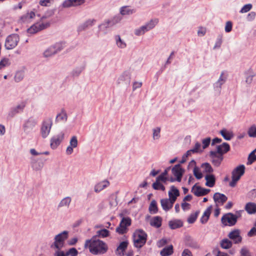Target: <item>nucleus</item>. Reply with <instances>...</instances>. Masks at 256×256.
Returning a JSON list of instances; mask_svg holds the SVG:
<instances>
[{"mask_svg":"<svg viewBox=\"0 0 256 256\" xmlns=\"http://www.w3.org/2000/svg\"><path fill=\"white\" fill-rule=\"evenodd\" d=\"M85 247H88L90 252L93 254H103L108 250L107 244L104 242L97 239L96 236H93L90 240L86 241Z\"/></svg>","mask_w":256,"mask_h":256,"instance_id":"f257e3e1","label":"nucleus"},{"mask_svg":"<svg viewBox=\"0 0 256 256\" xmlns=\"http://www.w3.org/2000/svg\"><path fill=\"white\" fill-rule=\"evenodd\" d=\"M68 237V232L66 230H64L56 235L54 237V241L50 244V248L52 249H62L64 246L65 240Z\"/></svg>","mask_w":256,"mask_h":256,"instance_id":"f03ea898","label":"nucleus"},{"mask_svg":"<svg viewBox=\"0 0 256 256\" xmlns=\"http://www.w3.org/2000/svg\"><path fill=\"white\" fill-rule=\"evenodd\" d=\"M134 246L137 248L143 246L147 240V234L142 230H136L133 234Z\"/></svg>","mask_w":256,"mask_h":256,"instance_id":"7ed1b4c3","label":"nucleus"},{"mask_svg":"<svg viewBox=\"0 0 256 256\" xmlns=\"http://www.w3.org/2000/svg\"><path fill=\"white\" fill-rule=\"evenodd\" d=\"M158 20L154 18L145 24L136 28L134 30V34L136 36L144 35L146 32L153 29L158 24Z\"/></svg>","mask_w":256,"mask_h":256,"instance_id":"20e7f679","label":"nucleus"},{"mask_svg":"<svg viewBox=\"0 0 256 256\" xmlns=\"http://www.w3.org/2000/svg\"><path fill=\"white\" fill-rule=\"evenodd\" d=\"M244 170L245 166L243 164L237 166L232 170V180L229 184L230 186L234 188L236 186L237 182L244 174Z\"/></svg>","mask_w":256,"mask_h":256,"instance_id":"39448f33","label":"nucleus"},{"mask_svg":"<svg viewBox=\"0 0 256 256\" xmlns=\"http://www.w3.org/2000/svg\"><path fill=\"white\" fill-rule=\"evenodd\" d=\"M52 126V120L50 118H47L42 121L40 129V133L43 138H46L51 130Z\"/></svg>","mask_w":256,"mask_h":256,"instance_id":"423d86ee","label":"nucleus"},{"mask_svg":"<svg viewBox=\"0 0 256 256\" xmlns=\"http://www.w3.org/2000/svg\"><path fill=\"white\" fill-rule=\"evenodd\" d=\"M131 80V72L130 70H126L122 72L118 77L116 84L118 86L130 84Z\"/></svg>","mask_w":256,"mask_h":256,"instance_id":"0eeeda50","label":"nucleus"},{"mask_svg":"<svg viewBox=\"0 0 256 256\" xmlns=\"http://www.w3.org/2000/svg\"><path fill=\"white\" fill-rule=\"evenodd\" d=\"M44 17H42L40 22H36L28 29V32L30 34H34L38 32L48 28L50 26L49 22H42Z\"/></svg>","mask_w":256,"mask_h":256,"instance_id":"6e6552de","label":"nucleus"},{"mask_svg":"<svg viewBox=\"0 0 256 256\" xmlns=\"http://www.w3.org/2000/svg\"><path fill=\"white\" fill-rule=\"evenodd\" d=\"M131 224V220L130 218H123L121 220L119 226L116 228V231L120 234H123L128 231V227Z\"/></svg>","mask_w":256,"mask_h":256,"instance_id":"1a4fd4ad","label":"nucleus"},{"mask_svg":"<svg viewBox=\"0 0 256 256\" xmlns=\"http://www.w3.org/2000/svg\"><path fill=\"white\" fill-rule=\"evenodd\" d=\"M65 134L61 131L57 134L54 136L50 140V146L53 149H56L64 138Z\"/></svg>","mask_w":256,"mask_h":256,"instance_id":"9d476101","label":"nucleus"},{"mask_svg":"<svg viewBox=\"0 0 256 256\" xmlns=\"http://www.w3.org/2000/svg\"><path fill=\"white\" fill-rule=\"evenodd\" d=\"M20 40L19 36L16 34L8 36L6 40L5 47L7 50H12L15 48Z\"/></svg>","mask_w":256,"mask_h":256,"instance_id":"9b49d317","label":"nucleus"},{"mask_svg":"<svg viewBox=\"0 0 256 256\" xmlns=\"http://www.w3.org/2000/svg\"><path fill=\"white\" fill-rule=\"evenodd\" d=\"M37 120L32 117L26 120L23 124V130L25 134H29L37 125Z\"/></svg>","mask_w":256,"mask_h":256,"instance_id":"f8f14e48","label":"nucleus"},{"mask_svg":"<svg viewBox=\"0 0 256 256\" xmlns=\"http://www.w3.org/2000/svg\"><path fill=\"white\" fill-rule=\"evenodd\" d=\"M238 216L232 213L224 214L222 218V222L225 226H234L237 222Z\"/></svg>","mask_w":256,"mask_h":256,"instance_id":"ddd939ff","label":"nucleus"},{"mask_svg":"<svg viewBox=\"0 0 256 256\" xmlns=\"http://www.w3.org/2000/svg\"><path fill=\"white\" fill-rule=\"evenodd\" d=\"M25 106V103L22 102L16 106L12 108L8 113V117L9 118H14L16 114L22 112Z\"/></svg>","mask_w":256,"mask_h":256,"instance_id":"4468645a","label":"nucleus"},{"mask_svg":"<svg viewBox=\"0 0 256 256\" xmlns=\"http://www.w3.org/2000/svg\"><path fill=\"white\" fill-rule=\"evenodd\" d=\"M210 156L212 158V164L216 167L220 166L224 158L222 155L218 154L216 152H210Z\"/></svg>","mask_w":256,"mask_h":256,"instance_id":"2eb2a0df","label":"nucleus"},{"mask_svg":"<svg viewBox=\"0 0 256 256\" xmlns=\"http://www.w3.org/2000/svg\"><path fill=\"white\" fill-rule=\"evenodd\" d=\"M230 239L233 240L236 244H239L242 242V238L240 236V231L238 229H235L231 231L228 234Z\"/></svg>","mask_w":256,"mask_h":256,"instance_id":"dca6fc26","label":"nucleus"},{"mask_svg":"<svg viewBox=\"0 0 256 256\" xmlns=\"http://www.w3.org/2000/svg\"><path fill=\"white\" fill-rule=\"evenodd\" d=\"M78 146L77 136H73L71 137L68 146L66 148V153L67 155L71 154L74 152V148H76Z\"/></svg>","mask_w":256,"mask_h":256,"instance_id":"f3484780","label":"nucleus"},{"mask_svg":"<svg viewBox=\"0 0 256 256\" xmlns=\"http://www.w3.org/2000/svg\"><path fill=\"white\" fill-rule=\"evenodd\" d=\"M191 191L195 196H201L208 194L210 192V190L202 188L196 184L192 186Z\"/></svg>","mask_w":256,"mask_h":256,"instance_id":"a211bd4d","label":"nucleus"},{"mask_svg":"<svg viewBox=\"0 0 256 256\" xmlns=\"http://www.w3.org/2000/svg\"><path fill=\"white\" fill-rule=\"evenodd\" d=\"M31 166L32 169L36 171L40 170L44 166V162L41 158H31Z\"/></svg>","mask_w":256,"mask_h":256,"instance_id":"6ab92c4d","label":"nucleus"},{"mask_svg":"<svg viewBox=\"0 0 256 256\" xmlns=\"http://www.w3.org/2000/svg\"><path fill=\"white\" fill-rule=\"evenodd\" d=\"M96 22V20L94 19H88L86 20L83 23L80 24L77 28V30L78 32H81L82 31L85 30L87 28L92 26L94 25Z\"/></svg>","mask_w":256,"mask_h":256,"instance_id":"aec40b11","label":"nucleus"},{"mask_svg":"<svg viewBox=\"0 0 256 256\" xmlns=\"http://www.w3.org/2000/svg\"><path fill=\"white\" fill-rule=\"evenodd\" d=\"M114 40L116 46L119 49H125L127 47V44L125 40L122 38L120 35L114 36Z\"/></svg>","mask_w":256,"mask_h":256,"instance_id":"412c9836","label":"nucleus"},{"mask_svg":"<svg viewBox=\"0 0 256 256\" xmlns=\"http://www.w3.org/2000/svg\"><path fill=\"white\" fill-rule=\"evenodd\" d=\"M172 174L176 178V180L180 182L183 174V170L180 164L176 165L172 170Z\"/></svg>","mask_w":256,"mask_h":256,"instance_id":"4be33fe9","label":"nucleus"},{"mask_svg":"<svg viewBox=\"0 0 256 256\" xmlns=\"http://www.w3.org/2000/svg\"><path fill=\"white\" fill-rule=\"evenodd\" d=\"M174 203V202L172 201L170 198H164L160 200L161 206L162 209L166 212L170 210L172 208Z\"/></svg>","mask_w":256,"mask_h":256,"instance_id":"5701e85b","label":"nucleus"},{"mask_svg":"<svg viewBox=\"0 0 256 256\" xmlns=\"http://www.w3.org/2000/svg\"><path fill=\"white\" fill-rule=\"evenodd\" d=\"M110 185V182L108 180H104L97 183L94 186V191L96 193H98L108 187Z\"/></svg>","mask_w":256,"mask_h":256,"instance_id":"b1692460","label":"nucleus"},{"mask_svg":"<svg viewBox=\"0 0 256 256\" xmlns=\"http://www.w3.org/2000/svg\"><path fill=\"white\" fill-rule=\"evenodd\" d=\"M168 196L170 199L173 202H176L177 197L180 196L179 190L176 188L174 186H172L170 188V190L168 192Z\"/></svg>","mask_w":256,"mask_h":256,"instance_id":"393cba45","label":"nucleus"},{"mask_svg":"<svg viewBox=\"0 0 256 256\" xmlns=\"http://www.w3.org/2000/svg\"><path fill=\"white\" fill-rule=\"evenodd\" d=\"M228 198L224 194L216 192L214 195V200L217 204H223L227 200Z\"/></svg>","mask_w":256,"mask_h":256,"instance_id":"a878e982","label":"nucleus"},{"mask_svg":"<svg viewBox=\"0 0 256 256\" xmlns=\"http://www.w3.org/2000/svg\"><path fill=\"white\" fill-rule=\"evenodd\" d=\"M35 12L33 11L28 12L26 14L22 16L20 20L23 22H30L35 17Z\"/></svg>","mask_w":256,"mask_h":256,"instance_id":"bb28decb","label":"nucleus"},{"mask_svg":"<svg viewBox=\"0 0 256 256\" xmlns=\"http://www.w3.org/2000/svg\"><path fill=\"white\" fill-rule=\"evenodd\" d=\"M230 146L228 143L224 142L222 144L216 147V152L219 154H223L227 152L230 150Z\"/></svg>","mask_w":256,"mask_h":256,"instance_id":"cd10ccee","label":"nucleus"},{"mask_svg":"<svg viewBox=\"0 0 256 256\" xmlns=\"http://www.w3.org/2000/svg\"><path fill=\"white\" fill-rule=\"evenodd\" d=\"M128 246V241H124L120 243V245L118 246L116 250V254L120 256H122L124 254V252Z\"/></svg>","mask_w":256,"mask_h":256,"instance_id":"c85d7f7f","label":"nucleus"},{"mask_svg":"<svg viewBox=\"0 0 256 256\" xmlns=\"http://www.w3.org/2000/svg\"><path fill=\"white\" fill-rule=\"evenodd\" d=\"M205 180H206V186L210 188L213 187L216 183V178L213 174H206L205 176Z\"/></svg>","mask_w":256,"mask_h":256,"instance_id":"c756f323","label":"nucleus"},{"mask_svg":"<svg viewBox=\"0 0 256 256\" xmlns=\"http://www.w3.org/2000/svg\"><path fill=\"white\" fill-rule=\"evenodd\" d=\"M122 18L120 16H115L110 20H108L102 26H105L106 27L112 26L120 22Z\"/></svg>","mask_w":256,"mask_h":256,"instance_id":"7c9ffc66","label":"nucleus"},{"mask_svg":"<svg viewBox=\"0 0 256 256\" xmlns=\"http://www.w3.org/2000/svg\"><path fill=\"white\" fill-rule=\"evenodd\" d=\"M244 74L246 75L245 82L247 84H250L252 82L253 78L255 76L256 74L252 69L248 70Z\"/></svg>","mask_w":256,"mask_h":256,"instance_id":"2f4dec72","label":"nucleus"},{"mask_svg":"<svg viewBox=\"0 0 256 256\" xmlns=\"http://www.w3.org/2000/svg\"><path fill=\"white\" fill-rule=\"evenodd\" d=\"M245 210L249 214L256 213V204L254 202H248L246 204Z\"/></svg>","mask_w":256,"mask_h":256,"instance_id":"473e14b6","label":"nucleus"},{"mask_svg":"<svg viewBox=\"0 0 256 256\" xmlns=\"http://www.w3.org/2000/svg\"><path fill=\"white\" fill-rule=\"evenodd\" d=\"M168 226L171 229L174 230L182 227L183 226V223L180 220H174L170 221Z\"/></svg>","mask_w":256,"mask_h":256,"instance_id":"72a5a7b5","label":"nucleus"},{"mask_svg":"<svg viewBox=\"0 0 256 256\" xmlns=\"http://www.w3.org/2000/svg\"><path fill=\"white\" fill-rule=\"evenodd\" d=\"M72 198L70 196H66L63 198L58 204V208H68L71 203Z\"/></svg>","mask_w":256,"mask_h":256,"instance_id":"f704fd0d","label":"nucleus"},{"mask_svg":"<svg viewBox=\"0 0 256 256\" xmlns=\"http://www.w3.org/2000/svg\"><path fill=\"white\" fill-rule=\"evenodd\" d=\"M211 210L212 207H208L206 210L204 212L203 215L200 218V222L202 224L206 223L208 220L209 219V217L211 214Z\"/></svg>","mask_w":256,"mask_h":256,"instance_id":"c9c22d12","label":"nucleus"},{"mask_svg":"<svg viewBox=\"0 0 256 256\" xmlns=\"http://www.w3.org/2000/svg\"><path fill=\"white\" fill-rule=\"evenodd\" d=\"M173 253V246L170 245L168 247L164 248L160 254L162 256H169Z\"/></svg>","mask_w":256,"mask_h":256,"instance_id":"e433bc0d","label":"nucleus"},{"mask_svg":"<svg viewBox=\"0 0 256 256\" xmlns=\"http://www.w3.org/2000/svg\"><path fill=\"white\" fill-rule=\"evenodd\" d=\"M232 242L228 238H224L221 240L220 246L224 249H228L232 246Z\"/></svg>","mask_w":256,"mask_h":256,"instance_id":"4c0bfd02","label":"nucleus"},{"mask_svg":"<svg viewBox=\"0 0 256 256\" xmlns=\"http://www.w3.org/2000/svg\"><path fill=\"white\" fill-rule=\"evenodd\" d=\"M150 225L156 228H160L162 225V218L160 216H155L150 220Z\"/></svg>","mask_w":256,"mask_h":256,"instance_id":"58836bf2","label":"nucleus"},{"mask_svg":"<svg viewBox=\"0 0 256 256\" xmlns=\"http://www.w3.org/2000/svg\"><path fill=\"white\" fill-rule=\"evenodd\" d=\"M134 12V10L131 9L129 6H124L120 8V13L122 15H130Z\"/></svg>","mask_w":256,"mask_h":256,"instance_id":"ea45409f","label":"nucleus"},{"mask_svg":"<svg viewBox=\"0 0 256 256\" xmlns=\"http://www.w3.org/2000/svg\"><path fill=\"white\" fill-rule=\"evenodd\" d=\"M186 244L191 248H198V246L196 242L190 236L186 238Z\"/></svg>","mask_w":256,"mask_h":256,"instance_id":"a19ab883","label":"nucleus"},{"mask_svg":"<svg viewBox=\"0 0 256 256\" xmlns=\"http://www.w3.org/2000/svg\"><path fill=\"white\" fill-rule=\"evenodd\" d=\"M201 168H202L204 172L210 174L214 171L208 162H205L202 164Z\"/></svg>","mask_w":256,"mask_h":256,"instance_id":"79ce46f5","label":"nucleus"},{"mask_svg":"<svg viewBox=\"0 0 256 256\" xmlns=\"http://www.w3.org/2000/svg\"><path fill=\"white\" fill-rule=\"evenodd\" d=\"M149 211L152 214H155L158 211L156 202L155 200H152L149 206Z\"/></svg>","mask_w":256,"mask_h":256,"instance_id":"37998d69","label":"nucleus"},{"mask_svg":"<svg viewBox=\"0 0 256 256\" xmlns=\"http://www.w3.org/2000/svg\"><path fill=\"white\" fill-rule=\"evenodd\" d=\"M160 128L156 127L152 129V138L154 140H158L160 138Z\"/></svg>","mask_w":256,"mask_h":256,"instance_id":"c03bdc74","label":"nucleus"},{"mask_svg":"<svg viewBox=\"0 0 256 256\" xmlns=\"http://www.w3.org/2000/svg\"><path fill=\"white\" fill-rule=\"evenodd\" d=\"M56 54V50H54L52 46H50L44 52V56L45 58H48Z\"/></svg>","mask_w":256,"mask_h":256,"instance_id":"a18cd8bd","label":"nucleus"},{"mask_svg":"<svg viewBox=\"0 0 256 256\" xmlns=\"http://www.w3.org/2000/svg\"><path fill=\"white\" fill-rule=\"evenodd\" d=\"M223 84L216 81L213 84V89L216 94H220Z\"/></svg>","mask_w":256,"mask_h":256,"instance_id":"49530a36","label":"nucleus"},{"mask_svg":"<svg viewBox=\"0 0 256 256\" xmlns=\"http://www.w3.org/2000/svg\"><path fill=\"white\" fill-rule=\"evenodd\" d=\"M54 50H56V54L60 52L65 47V44L63 42H59L52 46Z\"/></svg>","mask_w":256,"mask_h":256,"instance_id":"de8ad7c7","label":"nucleus"},{"mask_svg":"<svg viewBox=\"0 0 256 256\" xmlns=\"http://www.w3.org/2000/svg\"><path fill=\"white\" fill-rule=\"evenodd\" d=\"M220 134H222L223 138L227 140H230L233 136L232 133L228 132L226 129L221 130Z\"/></svg>","mask_w":256,"mask_h":256,"instance_id":"09e8293b","label":"nucleus"},{"mask_svg":"<svg viewBox=\"0 0 256 256\" xmlns=\"http://www.w3.org/2000/svg\"><path fill=\"white\" fill-rule=\"evenodd\" d=\"M84 69V66L76 67L72 70V74L73 76H78L80 74Z\"/></svg>","mask_w":256,"mask_h":256,"instance_id":"8fccbe9b","label":"nucleus"},{"mask_svg":"<svg viewBox=\"0 0 256 256\" xmlns=\"http://www.w3.org/2000/svg\"><path fill=\"white\" fill-rule=\"evenodd\" d=\"M110 232L106 229H102L101 230H98L96 232V236H98L100 238H106L109 236Z\"/></svg>","mask_w":256,"mask_h":256,"instance_id":"3c124183","label":"nucleus"},{"mask_svg":"<svg viewBox=\"0 0 256 256\" xmlns=\"http://www.w3.org/2000/svg\"><path fill=\"white\" fill-rule=\"evenodd\" d=\"M68 116L66 113L64 111H62L58 114L56 118V121L66 122L67 120Z\"/></svg>","mask_w":256,"mask_h":256,"instance_id":"603ef678","label":"nucleus"},{"mask_svg":"<svg viewBox=\"0 0 256 256\" xmlns=\"http://www.w3.org/2000/svg\"><path fill=\"white\" fill-rule=\"evenodd\" d=\"M24 76V72L23 71H18L16 72L14 79L16 82H18L22 80Z\"/></svg>","mask_w":256,"mask_h":256,"instance_id":"864d4df0","label":"nucleus"},{"mask_svg":"<svg viewBox=\"0 0 256 256\" xmlns=\"http://www.w3.org/2000/svg\"><path fill=\"white\" fill-rule=\"evenodd\" d=\"M199 212L197 211L195 212L194 213L192 214L188 218V222L189 224H192L194 223L196 220L198 216V215Z\"/></svg>","mask_w":256,"mask_h":256,"instance_id":"5fc2aeb1","label":"nucleus"},{"mask_svg":"<svg viewBox=\"0 0 256 256\" xmlns=\"http://www.w3.org/2000/svg\"><path fill=\"white\" fill-rule=\"evenodd\" d=\"M152 188L154 190H162V191H164L165 190V187L163 186V184L161 182L157 181L156 180L155 182L153 183Z\"/></svg>","mask_w":256,"mask_h":256,"instance_id":"6e6d98bb","label":"nucleus"},{"mask_svg":"<svg viewBox=\"0 0 256 256\" xmlns=\"http://www.w3.org/2000/svg\"><path fill=\"white\" fill-rule=\"evenodd\" d=\"M249 136L252 138H256V126L255 125L252 126L248 132Z\"/></svg>","mask_w":256,"mask_h":256,"instance_id":"4d7b16f0","label":"nucleus"},{"mask_svg":"<svg viewBox=\"0 0 256 256\" xmlns=\"http://www.w3.org/2000/svg\"><path fill=\"white\" fill-rule=\"evenodd\" d=\"M255 161H256V155L254 154V152H252L248 156L246 164H252Z\"/></svg>","mask_w":256,"mask_h":256,"instance_id":"13d9d810","label":"nucleus"},{"mask_svg":"<svg viewBox=\"0 0 256 256\" xmlns=\"http://www.w3.org/2000/svg\"><path fill=\"white\" fill-rule=\"evenodd\" d=\"M193 172L194 176L197 179L200 180L202 178V174L198 167L195 166L194 168Z\"/></svg>","mask_w":256,"mask_h":256,"instance_id":"bf43d9fd","label":"nucleus"},{"mask_svg":"<svg viewBox=\"0 0 256 256\" xmlns=\"http://www.w3.org/2000/svg\"><path fill=\"white\" fill-rule=\"evenodd\" d=\"M227 79V76L224 72H222L220 74L218 79L216 80L222 84H224Z\"/></svg>","mask_w":256,"mask_h":256,"instance_id":"052dcab7","label":"nucleus"},{"mask_svg":"<svg viewBox=\"0 0 256 256\" xmlns=\"http://www.w3.org/2000/svg\"><path fill=\"white\" fill-rule=\"evenodd\" d=\"M66 253V256H76L78 254V252L76 248H70Z\"/></svg>","mask_w":256,"mask_h":256,"instance_id":"680f3d73","label":"nucleus"},{"mask_svg":"<svg viewBox=\"0 0 256 256\" xmlns=\"http://www.w3.org/2000/svg\"><path fill=\"white\" fill-rule=\"evenodd\" d=\"M252 8V4H245L240 10V12L246 13L250 11Z\"/></svg>","mask_w":256,"mask_h":256,"instance_id":"e2e57ef3","label":"nucleus"},{"mask_svg":"<svg viewBox=\"0 0 256 256\" xmlns=\"http://www.w3.org/2000/svg\"><path fill=\"white\" fill-rule=\"evenodd\" d=\"M232 24L230 21L226 22L224 30L226 32H230L232 30Z\"/></svg>","mask_w":256,"mask_h":256,"instance_id":"0e129e2a","label":"nucleus"},{"mask_svg":"<svg viewBox=\"0 0 256 256\" xmlns=\"http://www.w3.org/2000/svg\"><path fill=\"white\" fill-rule=\"evenodd\" d=\"M210 140V138H207L202 140V147L204 149L206 148L209 146Z\"/></svg>","mask_w":256,"mask_h":256,"instance_id":"69168bd1","label":"nucleus"},{"mask_svg":"<svg viewBox=\"0 0 256 256\" xmlns=\"http://www.w3.org/2000/svg\"><path fill=\"white\" fill-rule=\"evenodd\" d=\"M240 256H251L249 250L246 248H242L240 250Z\"/></svg>","mask_w":256,"mask_h":256,"instance_id":"338daca9","label":"nucleus"},{"mask_svg":"<svg viewBox=\"0 0 256 256\" xmlns=\"http://www.w3.org/2000/svg\"><path fill=\"white\" fill-rule=\"evenodd\" d=\"M56 250L54 254V256H66V253L62 250L61 249H54Z\"/></svg>","mask_w":256,"mask_h":256,"instance_id":"774afa93","label":"nucleus"}]
</instances>
